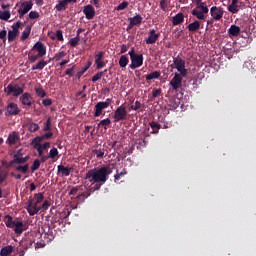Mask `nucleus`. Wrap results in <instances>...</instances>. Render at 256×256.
Returning a JSON list of instances; mask_svg holds the SVG:
<instances>
[{
	"label": "nucleus",
	"mask_w": 256,
	"mask_h": 256,
	"mask_svg": "<svg viewBox=\"0 0 256 256\" xmlns=\"http://www.w3.org/2000/svg\"><path fill=\"white\" fill-rule=\"evenodd\" d=\"M110 174H112V170L106 166L88 170V172L85 173L83 179L90 182V184H94L95 187L90 188V190L87 192L78 194V196H76L78 202H83L85 201V199H88L91 192L100 190V186L104 185L105 182H107V177H109Z\"/></svg>",
	"instance_id": "nucleus-1"
},
{
	"label": "nucleus",
	"mask_w": 256,
	"mask_h": 256,
	"mask_svg": "<svg viewBox=\"0 0 256 256\" xmlns=\"http://www.w3.org/2000/svg\"><path fill=\"white\" fill-rule=\"evenodd\" d=\"M208 13H210V17H213V20L220 21L225 11H223L221 7L216 6L210 7V9H208V6L205 5V2L196 0V8L191 11V15L196 17L198 20H204L205 14Z\"/></svg>",
	"instance_id": "nucleus-2"
},
{
	"label": "nucleus",
	"mask_w": 256,
	"mask_h": 256,
	"mask_svg": "<svg viewBox=\"0 0 256 256\" xmlns=\"http://www.w3.org/2000/svg\"><path fill=\"white\" fill-rule=\"evenodd\" d=\"M44 56H46V46H44V43L36 42L32 50H29L28 59L30 63H34Z\"/></svg>",
	"instance_id": "nucleus-3"
},
{
	"label": "nucleus",
	"mask_w": 256,
	"mask_h": 256,
	"mask_svg": "<svg viewBox=\"0 0 256 256\" xmlns=\"http://www.w3.org/2000/svg\"><path fill=\"white\" fill-rule=\"evenodd\" d=\"M39 203H34L31 200L27 201V213H29V216H34L39 213V211H46L49 210V207L51 206V203L49 200L44 201L41 206H38Z\"/></svg>",
	"instance_id": "nucleus-4"
},
{
	"label": "nucleus",
	"mask_w": 256,
	"mask_h": 256,
	"mask_svg": "<svg viewBox=\"0 0 256 256\" xmlns=\"http://www.w3.org/2000/svg\"><path fill=\"white\" fill-rule=\"evenodd\" d=\"M5 226L14 230V234H21L24 232V224L21 221L12 220V216H5Z\"/></svg>",
	"instance_id": "nucleus-5"
},
{
	"label": "nucleus",
	"mask_w": 256,
	"mask_h": 256,
	"mask_svg": "<svg viewBox=\"0 0 256 256\" xmlns=\"http://www.w3.org/2000/svg\"><path fill=\"white\" fill-rule=\"evenodd\" d=\"M127 55H130V58H128V60H130L131 62L130 70L137 69L144 64V56L141 54L134 53V48H132V50H130V52L127 53Z\"/></svg>",
	"instance_id": "nucleus-6"
},
{
	"label": "nucleus",
	"mask_w": 256,
	"mask_h": 256,
	"mask_svg": "<svg viewBox=\"0 0 256 256\" xmlns=\"http://www.w3.org/2000/svg\"><path fill=\"white\" fill-rule=\"evenodd\" d=\"M5 94H7V96L19 97L28 93L24 92V88L19 87L17 84H8L5 88Z\"/></svg>",
	"instance_id": "nucleus-7"
},
{
	"label": "nucleus",
	"mask_w": 256,
	"mask_h": 256,
	"mask_svg": "<svg viewBox=\"0 0 256 256\" xmlns=\"http://www.w3.org/2000/svg\"><path fill=\"white\" fill-rule=\"evenodd\" d=\"M111 104H112V99L110 98L105 99V102L96 103L95 107L93 108V111H94L93 117L95 118L100 117V115H102V111L110 107Z\"/></svg>",
	"instance_id": "nucleus-8"
},
{
	"label": "nucleus",
	"mask_w": 256,
	"mask_h": 256,
	"mask_svg": "<svg viewBox=\"0 0 256 256\" xmlns=\"http://www.w3.org/2000/svg\"><path fill=\"white\" fill-rule=\"evenodd\" d=\"M174 68H176L177 74H181L183 77L188 76V69H186V61H183L181 57H174Z\"/></svg>",
	"instance_id": "nucleus-9"
},
{
	"label": "nucleus",
	"mask_w": 256,
	"mask_h": 256,
	"mask_svg": "<svg viewBox=\"0 0 256 256\" xmlns=\"http://www.w3.org/2000/svg\"><path fill=\"white\" fill-rule=\"evenodd\" d=\"M24 26V23L17 21L16 23L12 24V30L7 31V42L12 43L14 39L19 37V28Z\"/></svg>",
	"instance_id": "nucleus-10"
},
{
	"label": "nucleus",
	"mask_w": 256,
	"mask_h": 256,
	"mask_svg": "<svg viewBox=\"0 0 256 256\" xmlns=\"http://www.w3.org/2000/svg\"><path fill=\"white\" fill-rule=\"evenodd\" d=\"M112 119L115 120V123L127 120V108L124 106H118L117 109H115L114 114H112Z\"/></svg>",
	"instance_id": "nucleus-11"
},
{
	"label": "nucleus",
	"mask_w": 256,
	"mask_h": 256,
	"mask_svg": "<svg viewBox=\"0 0 256 256\" xmlns=\"http://www.w3.org/2000/svg\"><path fill=\"white\" fill-rule=\"evenodd\" d=\"M39 234L41 238L44 239V243H50L53 241V230L49 226H43L39 229Z\"/></svg>",
	"instance_id": "nucleus-12"
},
{
	"label": "nucleus",
	"mask_w": 256,
	"mask_h": 256,
	"mask_svg": "<svg viewBox=\"0 0 256 256\" xmlns=\"http://www.w3.org/2000/svg\"><path fill=\"white\" fill-rule=\"evenodd\" d=\"M183 76L181 73L174 74V78H171V81L169 82V85L171 86V90L177 91L181 88L182 82H183Z\"/></svg>",
	"instance_id": "nucleus-13"
},
{
	"label": "nucleus",
	"mask_w": 256,
	"mask_h": 256,
	"mask_svg": "<svg viewBox=\"0 0 256 256\" xmlns=\"http://www.w3.org/2000/svg\"><path fill=\"white\" fill-rule=\"evenodd\" d=\"M6 112H5V116L7 117H12V116H17L19 115V107L17 106V104L15 103H8L7 107L5 108Z\"/></svg>",
	"instance_id": "nucleus-14"
},
{
	"label": "nucleus",
	"mask_w": 256,
	"mask_h": 256,
	"mask_svg": "<svg viewBox=\"0 0 256 256\" xmlns=\"http://www.w3.org/2000/svg\"><path fill=\"white\" fill-rule=\"evenodd\" d=\"M159 33H156V30L152 29L149 30V36L147 39H144V43H147V45H154L156 43V40H159Z\"/></svg>",
	"instance_id": "nucleus-15"
},
{
	"label": "nucleus",
	"mask_w": 256,
	"mask_h": 256,
	"mask_svg": "<svg viewBox=\"0 0 256 256\" xmlns=\"http://www.w3.org/2000/svg\"><path fill=\"white\" fill-rule=\"evenodd\" d=\"M83 15H85V19L93 20L95 18V8L91 5L84 6Z\"/></svg>",
	"instance_id": "nucleus-16"
},
{
	"label": "nucleus",
	"mask_w": 256,
	"mask_h": 256,
	"mask_svg": "<svg viewBox=\"0 0 256 256\" xmlns=\"http://www.w3.org/2000/svg\"><path fill=\"white\" fill-rule=\"evenodd\" d=\"M19 102H22V105L31 107V104L34 103V99L31 98V94L24 93L22 96H19Z\"/></svg>",
	"instance_id": "nucleus-17"
},
{
	"label": "nucleus",
	"mask_w": 256,
	"mask_h": 256,
	"mask_svg": "<svg viewBox=\"0 0 256 256\" xmlns=\"http://www.w3.org/2000/svg\"><path fill=\"white\" fill-rule=\"evenodd\" d=\"M78 0H61L58 1V4H56V11L58 12H63L66 11V6L68 5V3H75Z\"/></svg>",
	"instance_id": "nucleus-18"
},
{
	"label": "nucleus",
	"mask_w": 256,
	"mask_h": 256,
	"mask_svg": "<svg viewBox=\"0 0 256 256\" xmlns=\"http://www.w3.org/2000/svg\"><path fill=\"white\" fill-rule=\"evenodd\" d=\"M33 6L34 4L31 1H24L22 2V8H19L17 10V13H22V14L30 13L29 11Z\"/></svg>",
	"instance_id": "nucleus-19"
},
{
	"label": "nucleus",
	"mask_w": 256,
	"mask_h": 256,
	"mask_svg": "<svg viewBox=\"0 0 256 256\" xmlns=\"http://www.w3.org/2000/svg\"><path fill=\"white\" fill-rule=\"evenodd\" d=\"M57 170H58V173H61V176L63 177H68L69 175H71V173H73V168L66 167L63 165H58Z\"/></svg>",
	"instance_id": "nucleus-20"
},
{
	"label": "nucleus",
	"mask_w": 256,
	"mask_h": 256,
	"mask_svg": "<svg viewBox=\"0 0 256 256\" xmlns=\"http://www.w3.org/2000/svg\"><path fill=\"white\" fill-rule=\"evenodd\" d=\"M32 146L34 147V150H46L51 147V143L46 142L44 144H41V141H32Z\"/></svg>",
	"instance_id": "nucleus-21"
},
{
	"label": "nucleus",
	"mask_w": 256,
	"mask_h": 256,
	"mask_svg": "<svg viewBox=\"0 0 256 256\" xmlns=\"http://www.w3.org/2000/svg\"><path fill=\"white\" fill-rule=\"evenodd\" d=\"M17 141H19V135H17V132H12L7 136V145L13 146L14 144H17Z\"/></svg>",
	"instance_id": "nucleus-22"
},
{
	"label": "nucleus",
	"mask_w": 256,
	"mask_h": 256,
	"mask_svg": "<svg viewBox=\"0 0 256 256\" xmlns=\"http://www.w3.org/2000/svg\"><path fill=\"white\" fill-rule=\"evenodd\" d=\"M10 168H14V171H17L22 174L29 173V164L14 165V167L10 166Z\"/></svg>",
	"instance_id": "nucleus-23"
},
{
	"label": "nucleus",
	"mask_w": 256,
	"mask_h": 256,
	"mask_svg": "<svg viewBox=\"0 0 256 256\" xmlns=\"http://www.w3.org/2000/svg\"><path fill=\"white\" fill-rule=\"evenodd\" d=\"M183 23V13H178L176 16L171 17V25L178 26Z\"/></svg>",
	"instance_id": "nucleus-24"
},
{
	"label": "nucleus",
	"mask_w": 256,
	"mask_h": 256,
	"mask_svg": "<svg viewBox=\"0 0 256 256\" xmlns=\"http://www.w3.org/2000/svg\"><path fill=\"white\" fill-rule=\"evenodd\" d=\"M112 121H115V120H112ZM112 121L110 120V118H105L103 120H100V122H98V129L103 128L107 130V128H109L112 123H115Z\"/></svg>",
	"instance_id": "nucleus-25"
},
{
	"label": "nucleus",
	"mask_w": 256,
	"mask_h": 256,
	"mask_svg": "<svg viewBox=\"0 0 256 256\" xmlns=\"http://www.w3.org/2000/svg\"><path fill=\"white\" fill-rule=\"evenodd\" d=\"M240 32L241 29H239V27L236 25H232L230 26V29H227V34H229L230 37H237Z\"/></svg>",
	"instance_id": "nucleus-26"
},
{
	"label": "nucleus",
	"mask_w": 256,
	"mask_h": 256,
	"mask_svg": "<svg viewBox=\"0 0 256 256\" xmlns=\"http://www.w3.org/2000/svg\"><path fill=\"white\" fill-rule=\"evenodd\" d=\"M29 160L27 159H15L12 158V161H10V163H7V167H14L17 165H22V164H26V162H28Z\"/></svg>",
	"instance_id": "nucleus-27"
},
{
	"label": "nucleus",
	"mask_w": 256,
	"mask_h": 256,
	"mask_svg": "<svg viewBox=\"0 0 256 256\" xmlns=\"http://www.w3.org/2000/svg\"><path fill=\"white\" fill-rule=\"evenodd\" d=\"M46 65H49V62H46L45 60H41L36 65L32 66V71H41L44 70Z\"/></svg>",
	"instance_id": "nucleus-28"
},
{
	"label": "nucleus",
	"mask_w": 256,
	"mask_h": 256,
	"mask_svg": "<svg viewBox=\"0 0 256 256\" xmlns=\"http://www.w3.org/2000/svg\"><path fill=\"white\" fill-rule=\"evenodd\" d=\"M188 32L195 33L200 29V22L193 21V23L188 24L187 26Z\"/></svg>",
	"instance_id": "nucleus-29"
},
{
	"label": "nucleus",
	"mask_w": 256,
	"mask_h": 256,
	"mask_svg": "<svg viewBox=\"0 0 256 256\" xmlns=\"http://www.w3.org/2000/svg\"><path fill=\"white\" fill-rule=\"evenodd\" d=\"M29 201H32L33 203H36V204H41V202H46V200H44V193L34 194V199H29Z\"/></svg>",
	"instance_id": "nucleus-30"
},
{
	"label": "nucleus",
	"mask_w": 256,
	"mask_h": 256,
	"mask_svg": "<svg viewBox=\"0 0 256 256\" xmlns=\"http://www.w3.org/2000/svg\"><path fill=\"white\" fill-rule=\"evenodd\" d=\"M13 250L14 247H12L11 245L2 247V249L0 250V256H9L12 254Z\"/></svg>",
	"instance_id": "nucleus-31"
},
{
	"label": "nucleus",
	"mask_w": 256,
	"mask_h": 256,
	"mask_svg": "<svg viewBox=\"0 0 256 256\" xmlns=\"http://www.w3.org/2000/svg\"><path fill=\"white\" fill-rule=\"evenodd\" d=\"M160 77H161V72L154 71L152 73H149V75L145 76V80H147V82H149V81H152V80L159 79Z\"/></svg>",
	"instance_id": "nucleus-32"
},
{
	"label": "nucleus",
	"mask_w": 256,
	"mask_h": 256,
	"mask_svg": "<svg viewBox=\"0 0 256 256\" xmlns=\"http://www.w3.org/2000/svg\"><path fill=\"white\" fill-rule=\"evenodd\" d=\"M53 136V133L49 132V133H45L44 135L41 136H36L32 142H41L44 141L45 139H51V137Z\"/></svg>",
	"instance_id": "nucleus-33"
},
{
	"label": "nucleus",
	"mask_w": 256,
	"mask_h": 256,
	"mask_svg": "<svg viewBox=\"0 0 256 256\" xmlns=\"http://www.w3.org/2000/svg\"><path fill=\"white\" fill-rule=\"evenodd\" d=\"M127 20L130 21V24L132 25H141V20H143V18H141V16L137 14L134 15V17L128 18Z\"/></svg>",
	"instance_id": "nucleus-34"
},
{
	"label": "nucleus",
	"mask_w": 256,
	"mask_h": 256,
	"mask_svg": "<svg viewBox=\"0 0 256 256\" xmlns=\"http://www.w3.org/2000/svg\"><path fill=\"white\" fill-rule=\"evenodd\" d=\"M118 65H120V68H125L129 64V60L127 55L120 56V60L117 62Z\"/></svg>",
	"instance_id": "nucleus-35"
},
{
	"label": "nucleus",
	"mask_w": 256,
	"mask_h": 256,
	"mask_svg": "<svg viewBox=\"0 0 256 256\" xmlns=\"http://www.w3.org/2000/svg\"><path fill=\"white\" fill-rule=\"evenodd\" d=\"M31 33V25H27L22 31V36H20V40L24 41L29 38V34Z\"/></svg>",
	"instance_id": "nucleus-36"
},
{
	"label": "nucleus",
	"mask_w": 256,
	"mask_h": 256,
	"mask_svg": "<svg viewBox=\"0 0 256 256\" xmlns=\"http://www.w3.org/2000/svg\"><path fill=\"white\" fill-rule=\"evenodd\" d=\"M27 129L30 133H35L36 131H39V124L29 122L27 123Z\"/></svg>",
	"instance_id": "nucleus-37"
},
{
	"label": "nucleus",
	"mask_w": 256,
	"mask_h": 256,
	"mask_svg": "<svg viewBox=\"0 0 256 256\" xmlns=\"http://www.w3.org/2000/svg\"><path fill=\"white\" fill-rule=\"evenodd\" d=\"M34 93L36 94V97H39L41 99L46 97V91H44V88L36 87L34 88Z\"/></svg>",
	"instance_id": "nucleus-38"
},
{
	"label": "nucleus",
	"mask_w": 256,
	"mask_h": 256,
	"mask_svg": "<svg viewBox=\"0 0 256 256\" xmlns=\"http://www.w3.org/2000/svg\"><path fill=\"white\" fill-rule=\"evenodd\" d=\"M227 12L235 15L239 12V6H237V4H230L229 6H227Z\"/></svg>",
	"instance_id": "nucleus-39"
},
{
	"label": "nucleus",
	"mask_w": 256,
	"mask_h": 256,
	"mask_svg": "<svg viewBox=\"0 0 256 256\" xmlns=\"http://www.w3.org/2000/svg\"><path fill=\"white\" fill-rule=\"evenodd\" d=\"M149 127L152 128V130H154L153 134H158L159 129H161V125L156 122H149Z\"/></svg>",
	"instance_id": "nucleus-40"
},
{
	"label": "nucleus",
	"mask_w": 256,
	"mask_h": 256,
	"mask_svg": "<svg viewBox=\"0 0 256 256\" xmlns=\"http://www.w3.org/2000/svg\"><path fill=\"white\" fill-rule=\"evenodd\" d=\"M80 41V36H76L71 38V40H68V44L71 45V47L75 48L78 46V42Z\"/></svg>",
	"instance_id": "nucleus-41"
},
{
	"label": "nucleus",
	"mask_w": 256,
	"mask_h": 256,
	"mask_svg": "<svg viewBox=\"0 0 256 256\" xmlns=\"http://www.w3.org/2000/svg\"><path fill=\"white\" fill-rule=\"evenodd\" d=\"M57 156H58V150L56 148H51V150H49L48 155H43V157H51V159H56Z\"/></svg>",
	"instance_id": "nucleus-42"
},
{
	"label": "nucleus",
	"mask_w": 256,
	"mask_h": 256,
	"mask_svg": "<svg viewBox=\"0 0 256 256\" xmlns=\"http://www.w3.org/2000/svg\"><path fill=\"white\" fill-rule=\"evenodd\" d=\"M11 17V13L9 11H0V20L7 21Z\"/></svg>",
	"instance_id": "nucleus-43"
},
{
	"label": "nucleus",
	"mask_w": 256,
	"mask_h": 256,
	"mask_svg": "<svg viewBox=\"0 0 256 256\" xmlns=\"http://www.w3.org/2000/svg\"><path fill=\"white\" fill-rule=\"evenodd\" d=\"M58 40V41H63V31L61 30H56V34L51 37V40Z\"/></svg>",
	"instance_id": "nucleus-44"
},
{
	"label": "nucleus",
	"mask_w": 256,
	"mask_h": 256,
	"mask_svg": "<svg viewBox=\"0 0 256 256\" xmlns=\"http://www.w3.org/2000/svg\"><path fill=\"white\" fill-rule=\"evenodd\" d=\"M44 162H39V160H34V162L32 163V167H30V169H32V172H36L37 170H39V167L41 166V164Z\"/></svg>",
	"instance_id": "nucleus-45"
},
{
	"label": "nucleus",
	"mask_w": 256,
	"mask_h": 256,
	"mask_svg": "<svg viewBox=\"0 0 256 256\" xmlns=\"http://www.w3.org/2000/svg\"><path fill=\"white\" fill-rule=\"evenodd\" d=\"M64 57H66V52H58L56 53V55H54V61H61V59H63Z\"/></svg>",
	"instance_id": "nucleus-46"
},
{
	"label": "nucleus",
	"mask_w": 256,
	"mask_h": 256,
	"mask_svg": "<svg viewBox=\"0 0 256 256\" xmlns=\"http://www.w3.org/2000/svg\"><path fill=\"white\" fill-rule=\"evenodd\" d=\"M129 6V2L124 1L122 3H120V5H117V7L115 8V10L117 11H122L124 9H127V7Z\"/></svg>",
	"instance_id": "nucleus-47"
},
{
	"label": "nucleus",
	"mask_w": 256,
	"mask_h": 256,
	"mask_svg": "<svg viewBox=\"0 0 256 256\" xmlns=\"http://www.w3.org/2000/svg\"><path fill=\"white\" fill-rule=\"evenodd\" d=\"M167 7H168V0L159 1V8L161 9V11H166Z\"/></svg>",
	"instance_id": "nucleus-48"
},
{
	"label": "nucleus",
	"mask_w": 256,
	"mask_h": 256,
	"mask_svg": "<svg viewBox=\"0 0 256 256\" xmlns=\"http://www.w3.org/2000/svg\"><path fill=\"white\" fill-rule=\"evenodd\" d=\"M7 30H2L0 31V40H2V42H7Z\"/></svg>",
	"instance_id": "nucleus-49"
},
{
	"label": "nucleus",
	"mask_w": 256,
	"mask_h": 256,
	"mask_svg": "<svg viewBox=\"0 0 256 256\" xmlns=\"http://www.w3.org/2000/svg\"><path fill=\"white\" fill-rule=\"evenodd\" d=\"M53 104V101L49 98H46L44 100H41V105H44V107H49Z\"/></svg>",
	"instance_id": "nucleus-50"
},
{
	"label": "nucleus",
	"mask_w": 256,
	"mask_h": 256,
	"mask_svg": "<svg viewBox=\"0 0 256 256\" xmlns=\"http://www.w3.org/2000/svg\"><path fill=\"white\" fill-rule=\"evenodd\" d=\"M139 108H141V103H139V101H134V104L130 106V110L132 111H137Z\"/></svg>",
	"instance_id": "nucleus-51"
},
{
	"label": "nucleus",
	"mask_w": 256,
	"mask_h": 256,
	"mask_svg": "<svg viewBox=\"0 0 256 256\" xmlns=\"http://www.w3.org/2000/svg\"><path fill=\"white\" fill-rule=\"evenodd\" d=\"M95 66L96 69L100 70L105 67V62H102V60H95Z\"/></svg>",
	"instance_id": "nucleus-52"
},
{
	"label": "nucleus",
	"mask_w": 256,
	"mask_h": 256,
	"mask_svg": "<svg viewBox=\"0 0 256 256\" xmlns=\"http://www.w3.org/2000/svg\"><path fill=\"white\" fill-rule=\"evenodd\" d=\"M28 13H29V19H32V20L39 19V12L32 11Z\"/></svg>",
	"instance_id": "nucleus-53"
},
{
	"label": "nucleus",
	"mask_w": 256,
	"mask_h": 256,
	"mask_svg": "<svg viewBox=\"0 0 256 256\" xmlns=\"http://www.w3.org/2000/svg\"><path fill=\"white\" fill-rule=\"evenodd\" d=\"M102 76H104L102 75V72L95 73V75H93V78H92L93 83L99 81L102 78Z\"/></svg>",
	"instance_id": "nucleus-54"
},
{
	"label": "nucleus",
	"mask_w": 256,
	"mask_h": 256,
	"mask_svg": "<svg viewBox=\"0 0 256 256\" xmlns=\"http://www.w3.org/2000/svg\"><path fill=\"white\" fill-rule=\"evenodd\" d=\"M44 131H51V118L46 119V125L44 126Z\"/></svg>",
	"instance_id": "nucleus-55"
},
{
	"label": "nucleus",
	"mask_w": 256,
	"mask_h": 256,
	"mask_svg": "<svg viewBox=\"0 0 256 256\" xmlns=\"http://www.w3.org/2000/svg\"><path fill=\"white\" fill-rule=\"evenodd\" d=\"M93 153L95 154V157L102 158L105 156V152H102V150H94Z\"/></svg>",
	"instance_id": "nucleus-56"
},
{
	"label": "nucleus",
	"mask_w": 256,
	"mask_h": 256,
	"mask_svg": "<svg viewBox=\"0 0 256 256\" xmlns=\"http://www.w3.org/2000/svg\"><path fill=\"white\" fill-rule=\"evenodd\" d=\"M6 179H7V172L0 170V184H2V182H4V180Z\"/></svg>",
	"instance_id": "nucleus-57"
},
{
	"label": "nucleus",
	"mask_w": 256,
	"mask_h": 256,
	"mask_svg": "<svg viewBox=\"0 0 256 256\" xmlns=\"http://www.w3.org/2000/svg\"><path fill=\"white\" fill-rule=\"evenodd\" d=\"M124 175H127V170H122L120 173L115 174V181L119 180V178Z\"/></svg>",
	"instance_id": "nucleus-58"
},
{
	"label": "nucleus",
	"mask_w": 256,
	"mask_h": 256,
	"mask_svg": "<svg viewBox=\"0 0 256 256\" xmlns=\"http://www.w3.org/2000/svg\"><path fill=\"white\" fill-rule=\"evenodd\" d=\"M161 95V89H156L152 91V98L159 97Z\"/></svg>",
	"instance_id": "nucleus-59"
},
{
	"label": "nucleus",
	"mask_w": 256,
	"mask_h": 256,
	"mask_svg": "<svg viewBox=\"0 0 256 256\" xmlns=\"http://www.w3.org/2000/svg\"><path fill=\"white\" fill-rule=\"evenodd\" d=\"M104 52H98L97 55H95V61H102V57H104Z\"/></svg>",
	"instance_id": "nucleus-60"
},
{
	"label": "nucleus",
	"mask_w": 256,
	"mask_h": 256,
	"mask_svg": "<svg viewBox=\"0 0 256 256\" xmlns=\"http://www.w3.org/2000/svg\"><path fill=\"white\" fill-rule=\"evenodd\" d=\"M75 194H78V186L71 188V191L68 192V195L75 196Z\"/></svg>",
	"instance_id": "nucleus-61"
},
{
	"label": "nucleus",
	"mask_w": 256,
	"mask_h": 256,
	"mask_svg": "<svg viewBox=\"0 0 256 256\" xmlns=\"http://www.w3.org/2000/svg\"><path fill=\"white\" fill-rule=\"evenodd\" d=\"M74 68H75V66L66 69V75H67L68 77H73V70H74Z\"/></svg>",
	"instance_id": "nucleus-62"
},
{
	"label": "nucleus",
	"mask_w": 256,
	"mask_h": 256,
	"mask_svg": "<svg viewBox=\"0 0 256 256\" xmlns=\"http://www.w3.org/2000/svg\"><path fill=\"white\" fill-rule=\"evenodd\" d=\"M127 49V45L122 44V46H120V54L127 53Z\"/></svg>",
	"instance_id": "nucleus-63"
},
{
	"label": "nucleus",
	"mask_w": 256,
	"mask_h": 256,
	"mask_svg": "<svg viewBox=\"0 0 256 256\" xmlns=\"http://www.w3.org/2000/svg\"><path fill=\"white\" fill-rule=\"evenodd\" d=\"M10 176H12V178H14V180L21 179V174H15L14 172L10 173Z\"/></svg>",
	"instance_id": "nucleus-64"
}]
</instances>
